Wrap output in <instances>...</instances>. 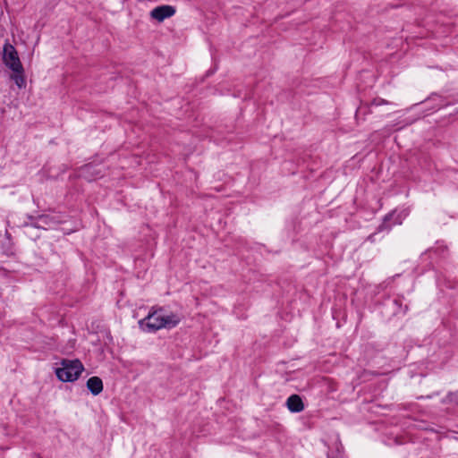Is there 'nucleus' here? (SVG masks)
<instances>
[{
	"label": "nucleus",
	"mask_w": 458,
	"mask_h": 458,
	"mask_svg": "<svg viewBox=\"0 0 458 458\" xmlns=\"http://www.w3.org/2000/svg\"><path fill=\"white\" fill-rule=\"evenodd\" d=\"M182 317L179 314L166 313L164 308L150 310L148 314L139 321L140 328L147 333H155L159 329H172L179 325Z\"/></svg>",
	"instance_id": "1"
},
{
	"label": "nucleus",
	"mask_w": 458,
	"mask_h": 458,
	"mask_svg": "<svg viewBox=\"0 0 458 458\" xmlns=\"http://www.w3.org/2000/svg\"><path fill=\"white\" fill-rule=\"evenodd\" d=\"M60 367L55 369V375L62 382H73L84 370V366L79 359H62Z\"/></svg>",
	"instance_id": "2"
},
{
	"label": "nucleus",
	"mask_w": 458,
	"mask_h": 458,
	"mask_svg": "<svg viewBox=\"0 0 458 458\" xmlns=\"http://www.w3.org/2000/svg\"><path fill=\"white\" fill-rule=\"evenodd\" d=\"M3 60L4 64L13 72H23L18 53L15 47L10 43H5L4 46Z\"/></svg>",
	"instance_id": "3"
},
{
	"label": "nucleus",
	"mask_w": 458,
	"mask_h": 458,
	"mask_svg": "<svg viewBox=\"0 0 458 458\" xmlns=\"http://www.w3.org/2000/svg\"><path fill=\"white\" fill-rule=\"evenodd\" d=\"M14 244L8 231H5L4 234L0 233V259L9 258L14 255Z\"/></svg>",
	"instance_id": "4"
},
{
	"label": "nucleus",
	"mask_w": 458,
	"mask_h": 458,
	"mask_svg": "<svg viewBox=\"0 0 458 458\" xmlns=\"http://www.w3.org/2000/svg\"><path fill=\"white\" fill-rule=\"evenodd\" d=\"M175 13V8L172 5H160L150 12V17L161 22L165 19L172 17Z\"/></svg>",
	"instance_id": "5"
},
{
	"label": "nucleus",
	"mask_w": 458,
	"mask_h": 458,
	"mask_svg": "<svg viewBox=\"0 0 458 458\" xmlns=\"http://www.w3.org/2000/svg\"><path fill=\"white\" fill-rule=\"evenodd\" d=\"M286 406L291 412L298 413L304 410L302 399L298 394H292L286 400Z\"/></svg>",
	"instance_id": "6"
},
{
	"label": "nucleus",
	"mask_w": 458,
	"mask_h": 458,
	"mask_svg": "<svg viewBox=\"0 0 458 458\" xmlns=\"http://www.w3.org/2000/svg\"><path fill=\"white\" fill-rule=\"evenodd\" d=\"M87 388L93 394L98 395L103 391V382L98 377H91L87 380Z\"/></svg>",
	"instance_id": "7"
},
{
	"label": "nucleus",
	"mask_w": 458,
	"mask_h": 458,
	"mask_svg": "<svg viewBox=\"0 0 458 458\" xmlns=\"http://www.w3.org/2000/svg\"><path fill=\"white\" fill-rule=\"evenodd\" d=\"M403 296H398L397 298H395L392 301L387 299L389 303L392 305V314L394 316L398 315L399 313L405 314L407 312L408 306L403 305Z\"/></svg>",
	"instance_id": "8"
},
{
	"label": "nucleus",
	"mask_w": 458,
	"mask_h": 458,
	"mask_svg": "<svg viewBox=\"0 0 458 458\" xmlns=\"http://www.w3.org/2000/svg\"><path fill=\"white\" fill-rule=\"evenodd\" d=\"M393 216L394 213H388L387 215H386L383 218L382 223L377 226L376 232L377 233L385 231L389 232L392 228V224H390L389 222L392 220Z\"/></svg>",
	"instance_id": "9"
},
{
	"label": "nucleus",
	"mask_w": 458,
	"mask_h": 458,
	"mask_svg": "<svg viewBox=\"0 0 458 458\" xmlns=\"http://www.w3.org/2000/svg\"><path fill=\"white\" fill-rule=\"evenodd\" d=\"M393 216L394 213H388L387 215H386L383 218L382 223L377 226L376 232L377 233L385 231L389 232L392 228V224H390L389 222L392 220Z\"/></svg>",
	"instance_id": "10"
},
{
	"label": "nucleus",
	"mask_w": 458,
	"mask_h": 458,
	"mask_svg": "<svg viewBox=\"0 0 458 458\" xmlns=\"http://www.w3.org/2000/svg\"><path fill=\"white\" fill-rule=\"evenodd\" d=\"M335 449L329 447L327 452V458H343V446L338 440L334 443Z\"/></svg>",
	"instance_id": "11"
},
{
	"label": "nucleus",
	"mask_w": 458,
	"mask_h": 458,
	"mask_svg": "<svg viewBox=\"0 0 458 458\" xmlns=\"http://www.w3.org/2000/svg\"><path fill=\"white\" fill-rule=\"evenodd\" d=\"M39 223H41L40 229L47 230L55 224V220L54 217L49 215H39L38 216Z\"/></svg>",
	"instance_id": "12"
},
{
	"label": "nucleus",
	"mask_w": 458,
	"mask_h": 458,
	"mask_svg": "<svg viewBox=\"0 0 458 458\" xmlns=\"http://www.w3.org/2000/svg\"><path fill=\"white\" fill-rule=\"evenodd\" d=\"M11 79L15 82V84L20 88H24L26 84L24 71L23 72H13V74L11 75Z\"/></svg>",
	"instance_id": "13"
},
{
	"label": "nucleus",
	"mask_w": 458,
	"mask_h": 458,
	"mask_svg": "<svg viewBox=\"0 0 458 458\" xmlns=\"http://www.w3.org/2000/svg\"><path fill=\"white\" fill-rule=\"evenodd\" d=\"M443 403H454L458 405V390L456 392H450L442 400Z\"/></svg>",
	"instance_id": "14"
},
{
	"label": "nucleus",
	"mask_w": 458,
	"mask_h": 458,
	"mask_svg": "<svg viewBox=\"0 0 458 458\" xmlns=\"http://www.w3.org/2000/svg\"><path fill=\"white\" fill-rule=\"evenodd\" d=\"M28 219L30 222H25L24 226H30L33 228L40 229V225H42L39 223L38 216H28Z\"/></svg>",
	"instance_id": "15"
},
{
	"label": "nucleus",
	"mask_w": 458,
	"mask_h": 458,
	"mask_svg": "<svg viewBox=\"0 0 458 458\" xmlns=\"http://www.w3.org/2000/svg\"><path fill=\"white\" fill-rule=\"evenodd\" d=\"M377 234V232L369 234L368 237H367V241L370 242H376V235Z\"/></svg>",
	"instance_id": "16"
},
{
	"label": "nucleus",
	"mask_w": 458,
	"mask_h": 458,
	"mask_svg": "<svg viewBox=\"0 0 458 458\" xmlns=\"http://www.w3.org/2000/svg\"><path fill=\"white\" fill-rule=\"evenodd\" d=\"M387 102L384 99H378V100H374L373 101V105H376V106H380V105H383V104H386Z\"/></svg>",
	"instance_id": "17"
},
{
	"label": "nucleus",
	"mask_w": 458,
	"mask_h": 458,
	"mask_svg": "<svg viewBox=\"0 0 458 458\" xmlns=\"http://www.w3.org/2000/svg\"><path fill=\"white\" fill-rule=\"evenodd\" d=\"M445 247L442 248L441 251L444 252L445 250Z\"/></svg>",
	"instance_id": "18"
},
{
	"label": "nucleus",
	"mask_w": 458,
	"mask_h": 458,
	"mask_svg": "<svg viewBox=\"0 0 458 458\" xmlns=\"http://www.w3.org/2000/svg\"><path fill=\"white\" fill-rule=\"evenodd\" d=\"M456 114H458V108H457V110H456Z\"/></svg>",
	"instance_id": "19"
}]
</instances>
